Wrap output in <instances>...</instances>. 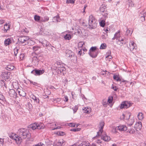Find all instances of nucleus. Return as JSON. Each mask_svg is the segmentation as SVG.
Here are the masks:
<instances>
[{
    "instance_id": "44",
    "label": "nucleus",
    "mask_w": 146,
    "mask_h": 146,
    "mask_svg": "<svg viewBox=\"0 0 146 146\" xmlns=\"http://www.w3.org/2000/svg\"><path fill=\"white\" fill-rule=\"evenodd\" d=\"M127 132L131 134H134L135 133V131L133 129H129Z\"/></svg>"
},
{
    "instance_id": "48",
    "label": "nucleus",
    "mask_w": 146,
    "mask_h": 146,
    "mask_svg": "<svg viewBox=\"0 0 146 146\" xmlns=\"http://www.w3.org/2000/svg\"><path fill=\"white\" fill-rule=\"evenodd\" d=\"M57 134L60 136H63L65 134L64 132L60 131L57 132Z\"/></svg>"
},
{
    "instance_id": "54",
    "label": "nucleus",
    "mask_w": 146,
    "mask_h": 146,
    "mask_svg": "<svg viewBox=\"0 0 146 146\" xmlns=\"http://www.w3.org/2000/svg\"><path fill=\"white\" fill-rule=\"evenodd\" d=\"M24 55L23 54H20L19 56V57L20 59L21 60H23L24 57Z\"/></svg>"
},
{
    "instance_id": "45",
    "label": "nucleus",
    "mask_w": 146,
    "mask_h": 146,
    "mask_svg": "<svg viewBox=\"0 0 146 146\" xmlns=\"http://www.w3.org/2000/svg\"><path fill=\"white\" fill-rule=\"evenodd\" d=\"M44 144L42 143H38L37 144L34 145L33 146H44Z\"/></svg>"
},
{
    "instance_id": "26",
    "label": "nucleus",
    "mask_w": 146,
    "mask_h": 146,
    "mask_svg": "<svg viewBox=\"0 0 146 146\" xmlns=\"http://www.w3.org/2000/svg\"><path fill=\"white\" fill-rule=\"evenodd\" d=\"M58 68H57L56 71L57 73L59 74H60L62 72L65 71L66 70L65 68L63 67H60L58 66Z\"/></svg>"
},
{
    "instance_id": "17",
    "label": "nucleus",
    "mask_w": 146,
    "mask_h": 146,
    "mask_svg": "<svg viewBox=\"0 0 146 146\" xmlns=\"http://www.w3.org/2000/svg\"><path fill=\"white\" fill-rule=\"evenodd\" d=\"M30 97L32 99L34 102L36 104H39L40 103V100L39 99L35 96L34 95L32 94L30 96Z\"/></svg>"
},
{
    "instance_id": "24",
    "label": "nucleus",
    "mask_w": 146,
    "mask_h": 146,
    "mask_svg": "<svg viewBox=\"0 0 146 146\" xmlns=\"http://www.w3.org/2000/svg\"><path fill=\"white\" fill-rule=\"evenodd\" d=\"M10 26L9 23L8 24H6L5 25L4 27V32L6 33L7 31L9 30L10 29Z\"/></svg>"
},
{
    "instance_id": "50",
    "label": "nucleus",
    "mask_w": 146,
    "mask_h": 146,
    "mask_svg": "<svg viewBox=\"0 0 146 146\" xmlns=\"http://www.w3.org/2000/svg\"><path fill=\"white\" fill-rule=\"evenodd\" d=\"M75 0H67V2L69 3L73 4L74 3Z\"/></svg>"
},
{
    "instance_id": "29",
    "label": "nucleus",
    "mask_w": 146,
    "mask_h": 146,
    "mask_svg": "<svg viewBox=\"0 0 146 146\" xmlns=\"http://www.w3.org/2000/svg\"><path fill=\"white\" fill-rule=\"evenodd\" d=\"M18 93L19 95L23 97H25L26 95V94L25 92L23 90H21L19 91H18Z\"/></svg>"
},
{
    "instance_id": "22",
    "label": "nucleus",
    "mask_w": 146,
    "mask_h": 146,
    "mask_svg": "<svg viewBox=\"0 0 146 146\" xmlns=\"http://www.w3.org/2000/svg\"><path fill=\"white\" fill-rule=\"evenodd\" d=\"M9 94L10 96L12 97L15 98L16 97L17 93L13 89L9 91Z\"/></svg>"
},
{
    "instance_id": "13",
    "label": "nucleus",
    "mask_w": 146,
    "mask_h": 146,
    "mask_svg": "<svg viewBox=\"0 0 146 146\" xmlns=\"http://www.w3.org/2000/svg\"><path fill=\"white\" fill-rule=\"evenodd\" d=\"M146 16V13L144 11L141 12L139 15L141 21L143 22L145 20V17Z\"/></svg>"
},
{
    "instance_id": "25",
    "label": "nucleus",
    "mask_w": 146,
    "mask_h": 146,
    "mask_svg": "<svg viewBox=\"0 0 146 146\" xmlns=\"http://www.w3.org/2000/svg\"><path fill=\"white\" fill-rule=\"evenodd\" d=\"M120 36H121L120 34V31H118L114 34L113 37L112 39L113 40H114L115 39L117 40Z\"/></svg>"
},
{
    "instance_id": "55",
    "label": "nucleus",
    "mask_w": 146,
    "mask_h": 146,
    "mask_svg": "<svg viewBox=\"0 0 146 146\" xmlns=\"http://www.w3.org/2000/svg\"><path fill=\"white\" fill-rule=\"evenodd\" d=\"M108 14L107 13H106L104 14H102V15L103 17H104V19L105 20L106 18L108 17Z\"/></svg>"
},
{
    "instance_id": "36",
    "label": "nucleus",
    "mask_w": 146,
    "mask_h": 146,
    "mask_svg": "<svg viewBox=\"0 0 146 146\" xmlns=\"http://www.w3.org/2000/svg\"><path fill=\"white\" fill-rule=\"evenodd\" d=\"M84 44V43L83 42H79L78 44V47L79 49V48H82L83 45Z\"/></svg>"
},
{
    "instance_id": "59",
    "label": "nucleus",
    "mask_w": 146,
    "mask_h": 146,
    "mask_svg": "<svg viewBox=\"0 0 146 146\" xmlns=\"http://www.w3.org/2000/svg\"><path fill=\"white\" fill-rule=\"evenodd\" d=\"M79 1L80 3L83 4L85 2L86 0H79Z\"/></svg>"
},
{
    "instance_id": "23",
    "label": "nucleus",
    "mask_w": 146,
    "mask_h": 146,
    "mask_svg": "<svg viewBox=\"0 0 146 146\" xmlns=\"http://www.w3.org/2000/svg\"><path fill=\"white\" fill-rule=\"evenodd\" d=\"M64 141L62 139L55 141L56 144L58 146H61L64 143Z\"/></svg>"
},
{
    "instance_id": "43",
    "label": "nucleus",
    "mask_w": 146,
    "mask_h": 146,
    "mask_svg": "<svg viewBox=\"0 0 146 146\" xmlns=\"http://www.w3.org/2000/svg\"><path fill=\"white\" fill-rule=\"evenodd\" d=\"M14 67L11 65H8L7 67V69L8 70H11L14 69Z\"/></svg>"
},
{
    "instance_id": "7",
    "label": "nucleus",
    "mask_w": 146,
    "mask_h": 146,
    "mask_svg": "<svg viewBox=\"0 0 146 146\" xmlns=\"http://www.w3.org/2000/svg\"><path fill=\"white\" fill-rule=\"evenodd\" d=\"M66 56L70 58L71 60H76L77 57L75 55L74 53L70 50H67L66 51Z\"/></svg>"
},
{
    "instance_id": "1",
    "label": "nucleus",
    "mask_w": 146,
    "mask_h": 146,
    "mask_svg": "<svg viewBox=\"0 0 146 146\" xmlns=\"http://www.w3.org/2000/svg\"><path fill=\"white\" fill-rule=\"evenodd\" d=\"M18 133L19 136L13 133L10 135L9 136L10 137L15 140L17 144L21 143L22 139H29L31 137V134L29 131L25 129H19Z\"/></svg>"
},
{
    "instance_id": "8",
    "label": "nucleus",
    "mask_w": 146,
    "mask_h": 146,
    "mask_svg": "<svg viewBox=\"0 0 146 146\" xmlns=\"http://www.w3.org/2000/svg\"><path fill=\"white\" fill-rule=\"evenodd\" d=\"M10 76V73L7 72H3L1 75V81L4 82L8 80Z\"/></svg>"
},
{
    "instance_id": "39",
    "label": "nucleus",
    "mask_w": 146,
    "mask_h": 146,
    "mask_svg": "<svg viewBox=\"0 0 146 146\" xmlns=\"http://www.w3.org/2000/svg\"><path fill=\"white\" fill-rule=\"evenodd\" d=\"M106 47V45L105 43L102 44L100 47V49H105Z\"/></svg>"
},
{
    "instance_id": "60",
    "label": "nucleus",
    "mask_w": 146,
    "mask_h": 146,
    "mask_svg": "<svg viewBox=\"0 0 146 146\" xmlns=\"http://www.w3.org/2000/svg\"><path fill=\"white\" fill-rule=\"evenodd\" d=\"M82 50L83 52V54H84V52H86L87 50V49L84 47H83L82 48Z\"/></svg>"
},
{
    "instance_id": "61",
    "label": "nucleus",
    "mask_w": 146,
    "mask_h": 146,
    "mask_svg": "<svg viewBox=\"0 0 146 146\" xmlns=\"http://www.w3.org/2000/svg\"><path fill=\"white\" fill-rule=\"evenodd\" d=\"M5 22V21L4 20H0V24H3Z\"/></svg>"
},
{
    "instance_id": "15",
    "label": "nucleus",
    "mask_w": 146,
    "mask_h": 146,
    "mask_svg": "<svg viewBox=\"0 0 146 146\" xmlns=\"http://www.w3.org/2000/svg\"><path fill=\"white\" fill-rule=\"evenodd\" d=\"M142 127V123L141 122L137 123L135 125L134 127L137 131L140 130Z\"/></svg>"
},
{
    "instance_id": "46",
    "label": "nucleus",
    "mask_w": 146,
    "mask_h": 146,
    "mask_svg": "<svg viewBox=\"0 0 146 146\" xmlns=\"http://www.w3.org/2000/svg\"><path fill=\"white\" fill-rule=\"evenodd\" d=\"M132 32H131V31L129 29H127V30L126 35H131L132 34Z\"/></svg>"
},
{
    "instance_id": "21",
    "label": "nucleus",
    "mask_w": 146,
    "mask_h": 146,
    "mask_svg": "<svg viewBox=\"0 0 146 146\" xmlns=\"http://www.w3.org/2000/svg\"><path fill=\"white\" fill-rule=\"evenodd\" d=\"M135 44L133 41H131L129 43V47H128L129 48L130 50L132 51L133 50L134 48H136L135 46Z\"/></svg>"
},
{
    "instance_id": "56",
    "label": "nucleus",
    "mask_w": 146,
    "mask_h": 146,
    "mask_svg": "<svg viewBox=\"0 0 146 146\" xmlns=\"http://www.w3.org/2000/svg\"><path fill=\"white\" fill-rule=\"evenodd\" d=\"M4 143V140L3 139L0 138V145H3Z\"/></svg>"
},
{
    "instance_id": "40",
    "label": "nucleus",
    "mask_w": 146,
    "mask_h": 146,
    "mask_svg": "<svg viewBox=\"0 0 146 146\" xmlns=\"http://www.w3.org/2000/svg\"><path fill=\"white\" fill-rule=\"evenodd\" d=\"M78 109V107L77 105L75 106L74 107L72 108V109L74 111V113H75L77 111Z\"/></svg>"
},
{
    "instance_id": "11",
    "label": "nucleus",
    "mask_w": 146,
    "mask_h": 146,
    "mask_svg": "<svg viewBox=\"0 0 146 146\" xmlns=\"http://www.w3.org/2000/svg\"><path fill=\"white\" fill-rule=\"evenodd\" d=\"M29 40V38L27 36H22L19 37L18 40L19 42L22 43H28L27 41Z\"/></svg>"
},
{
    "instance_id": "14",
    "label": "nucleus",
    "mask_w": 146,
    "mask_h": 146,
    "mask_svg": "<svg viewBox=\"0 0 146 146\" xmlns=\"http://www.w3.org/2000/svg\"><path fill=\"white\" fill-rule=\"evenodd\" d=\"M40 42L43 45V46L44 47H51L52 45L50 44L49 42H48L46 40H43L42 42Z\"/></svg>"
},
{
    "instance_id": "32",
    "label": "nucleus",
    "mask_w": 146,
    "mask_h": 146,
    "mask_svg": "<svg viewBox=\"0 0 146 146\" xmlns=\"http://www.w3.org/2000/svg\"><path fill=\"white\" fill-rule=\"evenodd\" d=\"M105 21L104 19H102V18L100 20V24L101 26L103 27L105 25Z\"/></svg>"
},
{
    "instance_id": "47",
    "label": "nucleus",
    "mask_w": 146,
    "mask_h": 146,
    "mask_svg": "<svg viewBox=\"0 0 146 146\" xmlns=\"http://www.w3.org/2000/svg\"><path fill=\"white\" fill-rule=\"evenodd\" d=\"M59 16H57L54 17V19H55L56 22H58L60 21V19H59Z\"/></svg>"
},
{
    "instance_id": "62",
    "label": "nucleus",
    "mask_w": 146,
    "mask_h": 146,
    "mask_svg": "<svg viewBox=\"0 0 146 146\" xmlns=\"http://www.w3.org/2000/svg\"><path fill=\"white\" fill-rule=\"evenodd\" d=\"M107 72L106 70L105 71H102L101 72V74L102 75H104L105 74H106L105 72Z\"/></svg>"
},
{
    "instance_id": "5",
    "label": "nucleus",
    "mask_w": 146,
    "mask_h": 146,
    "mask_svg": "<svg viewBox=\"0 0 146 146\" xmlns=\"http://www.w3.org/2000/svg\"><path fill=\"white\" fill-rule=\"evenodd\" d=\"M123 115L124 118H126V119L128 120L127 121L128 124L130 126L132 125L134 122V117H133L129 119L131 115V114L130 113H126L125 115L123 114Z\"/></svg>"
},
{
    "instance_id": "63",
    "label": "nucleus",
    "mask_w": 146,
    "mask_h": 146,
    "mask_svg": "<svg viewBox=\"0 0 146 146\" xmlns=\"http://www.w3.org/2000/svg\"><path fill=\"white\" fill-rule=\"evenodd\" d=\"M128 5H129V6L133 7L134 6L133 3H131L130 2H129V4H128Z\"/></svg>"
},
{
    "instance_id": "20",
    "label": "nucleus",
    "mask_w": 146,
    "mask_h": 146,
    "mask_svg": "<svg viewBox=\"0 0 146 146\" xmlns=\"http://www.w3.org/2000/svg\"><path fill=\"white\" fill-rule=\"evenodd\" d=\"M100 136H101V135ZM101 138L105 141H109L110 139V137L108 136L106 134L101 135Z\"/></svg>"
},
{
    "instance_id": "16",
    "label": "nucleus",
    "mask_w": 146,
    "mask_h": 146,
    "mask_svg": "<svg viewBox=\"0 0 146 146\" xmlns=\"http://www.w3.org/2000/svg\"><path fill=\"white\" fill-rule=\"evenodd\" d=\"M116 41V42L117 44L120 45V46L123 45L124 44H125V42L124 41V39L121 36L117 39Z\"/></svg>"
},
{
    "instance_id": "2",
    "label": "nucleus",
    "mask_w": 146,
    "mask_h": 146,
    "mask_svg": "<svg viewBox=\"0 0 146 146\" xmlns=\"http://www.w3.org/2000/svg\"><path fill=\"white\" fill-rule=\"evenodd\" d=\"M97 21L95 18L92 15H90L89 17L88 24L90 27L94 29L97 26Z\"/></svg>"
},
{
    "instance_id": "33",
    "label": "nucleus",
    "mask_w": 146,
    "mask_h": 146,
    "mask_svg": "<svg viewBox=\"0 0 146 146\" xmlns=\"http://www.w3.org/2000/svg\"><path fill=\"white\" fill-rule=\"evenodd\" d=\"M40 47L37 45H36L32 47V49L34 51H36L40 49Z\"/></svg>"
},
{
    "instance_id": "52",
    "label": "nucleus",
    "mask_w": 146,
    "mask_h": 146,
    "mask_svg": "<svg viewBox=\"0 0 146 146\" xmlns=\"http://www.w3.org/2000/svg\"><path fill=\"white\" fill-rule=\"evenodd\" d=\"M80 130V129L77 128L76 129H71V131H79Z\"/></svg>"
},
{
    "instance_id": "37",
    "label": "nucleus",
    "mask_w": 146,
    "mask_h": 146,
    "mask_svg": "<svg viewBox=\"0 0 146 146\" xmlns=\"http://www.w3.org/2000/svg\"><path fill=\"white\" fill-rule=\"evenodd\" d=\"M113 79L117 81H120L121 80L119 77L117 75H114L113 76Z\"/></svg>"
},
{
    "instance_id": "19",
    "label": "nucleus",
    "mask_w": 146,
    "mask_h": 146,
    "mask_svg": "<svg viewBox=\"0 0 146 146\" xmlns=\"http://www.w3.org/2000/svg\"><path fill=\"white\" fill-rule=\"evenodd\" d=\"M111 54V52H108V53H107V56L106 57V60L107 61V62H109L111 60L112 58V56L110 55Z\"/></svg>"
},
{
    "instance_id": "51",
    "label": "nucleus",
    "mask_w": 146,
    "mask_h": 146,
    "mask_svg": "<svg viewBox=\"0 0 146 146\" xmlns=\"http://www.w3.org/2000/svg\"><path fill=\"white\" fill-rule=\"evenodd\" d=\"M111 88L113 90L115 91L117 90L118 88L116 86H115L113 85H112L111 87Z\"/></svg>"
},
{
    "instance_id": "10",
    "label": "nucleus",
    "mask_w": 146,
    "mask_h": 146,
    "mask_svg": "<svg viewBox=\"0 0 146 146\" xmlns=\"http://www.w3.org/2000/svg\"><path fill=\"white\" fill-rule=\"evenodd\" d=\"M44 72L43 70H34L31 72V73L35 75V76H39L43 74Z\"/></svg>"
},
{
    "instance_id": "42",
    "label": "nucleus",
    "mask_w": 146,
    "mask_h": 146,
    "mask_svg": "<svg viewBox=\"0 0 146 146\" xmlns=\"http://www.w3.org/2000/svg\"><path fill=\"white\" fill-rule=\"evenodd\" d=\"M19 50V48L17 47H16L14 49V51L15 54V55L16 56L17 54L18 53V51Z\"/></svg>"
},
{
    "instance_id": "57",
    "label": "nucleus",
    "mask_w": 146,
    "mask_h": 146,
    "mask_svg": "<svg viewBox=\"0 0 146 146\" xmlns=\"http://www.w3.org/2000/svg\"><path fill=\"white\" fill-rule=\"evenodd\" d=\"M69 126L71 127H74L75 126V124L74 123H70L69 124Z\"/></svg>"
},
{
    "instance_id": "6",
    "label": "nucleus",
    "mask_w": 146,
    "mask_h": 146,
    "mask_svg": "<svg viewBox=\"0 0 146 146\" xmlns=\"http://www.w3.org/2000/svg\"><path fill=\"white\" fill-rule=\"evenodd\" d=\"M127 128L125 125H120L116 127H113V131L114 133H117L116 130H119L120 131H125L127 130Z\"/></svg>"
},
{
    "instance_id": "41",
    "label": "nucleus",
    "mask_w": 146,
    "mask_h": 146,
    "mask_svg": "<svg viewBox=\"0 0 146 146\" xmlns=\"http://www.w3.org/2000/svg\"><path fill=\"white\" fill-rule=\"evenodd\" d=\"M61 100V98H60L53 99V101L55 103L56 102L57 103H59Z\"/></svg>"
},
{
    "instance_id": "58",
    "label": "nucleus",
    "mask_w": 146,
    "mask_h": 146,
    "mask_svg": "<svg viewBox=\"0 0 146 146\" xmlns=\"http://www.w3.org/2000/svg\"><path fill=\"white\" fill-rule=\"evenodd\" d=\"M64 98L65 100H64V101H65V102H68V97L66 96H65Z\"/></svg>"
},
{
    "instance_id": "3",
    "label": "nucleus",
    "mask_w": 146,
    "mask_h": 146,
    "mask_svg": "<svg viewBox=\"0 0 146 146\" xmlns=\"http://www.w3.org/2000/svg\"><path fill=\"white\" fill-rule=\"evenodd\" d=\"M98 49L96 46L92 47L90 48L88 54L93 58L96 57L98 53Z\"/></svg>"
},
{
    "instance_id": "4",
    "label": "nucleus",
    "mask_w": 146,
    "mask_h": 146,
    "mask_svg": "<svg viewBox=\"0 0 146 146\" xmlns=\"http://www.w3.org/2000/svg\"><path fill=\"white\" fill-rule=\"evenodd\" d=\"M30 127L33 130L35 129H42L44 127V125L41 123H35L30 125Z\"/></svg>"
},
{
    "instance_id": "53",
    "label": "nucleus",
    "mask_w": 146,
    "mask_h": 146,
    "mask_svg": "<svg viewBox=\"0 0 146 146\" xmlns=\"http://www.w3.org/2000/svg\"><path fill=\"white\" fill-rule=\"evenodd\" d=\"M79 50H80V51H79L78 54L80 56L83 53L82 50V49L79 48Z\"/></svg>"
},
{
    "instance_id": "30",
    "label": "nucleus",
    "mask_w": 146,
    "mask_h": 146,
    "mask_svg": "<svg viewBox=\"0 0 146 146\" xmlns=\"http://www.w3.org/2000/svg\"><path fill=\"white\" fill-rule=\"evenodd\" d=\"M83 110H84V112L88 113L91 112V109L90 108H85L84 109H83Z\"/></svg>"
},
{
    "instance_id": "38",
    "label": "nucleus",
    "mask_w": 146,
    "mask_h": 146,
    "mask_svg": "<svg viewBox=\"0 0 146 146\" xmlns=\"http://www.w3.org/2000/svg\"><path fill=\"white\" fill-rule=\"evenodd\" d=\"M106 7L105 6L102 5L100 7V11L102 12H104L105 11L106 9Z\"/></svg>"
},
{
    "instance_id": "49",
    "label": "nucleus",
    "mask_w": 146,
    "mask_h": 146,
    "mask_svg": "<svg viewBox=\"0 0 146 146\" xmlns=\"http://www.w3.org/2000/svg\"><path fill=\"white\" fill-rule=\"evenodd\" d=\"M113 100V98L112 97H109L108 99V102L110 104L112 103Z\"/></svg>"
},
{
    "instance_id": "28",
    "label": "nucleus",
    "mask_w": 146,
    "mask_h": 146,
    "mask_svg": "<svg viewBox=\"0 0 146 146\" xmlns=\"http://www.w3.org/2000/svg\"><path fill=\"white\" fill-rule=\"evenodd\" d=\"M137 117L139 120L141 121L144 117L143 114L142 112H139L137 116Z\"/></svg>"
},
{
    "instance_id": "18",
    "label": "nucleus",
    "mask_w": 146,
    "mask_h": 146,
    "mask_svg": "<svg viewBox=\"0 0 146 146\" xmlns=\"http://www.w3.org/2000/svg\"><path fill=\"white\" fill-rule=\"evenodd\" d=\"M13 40V38H9L6 39L4 41V44L6 46L10 44Z\"/></svg>"
},
{
    "instance_id": "31",
    "label": "nucleus",
    "mask_w": 146,
    "mask_h": 146,
    "mask_svg": "<svg viewBox=\"0 0 146 146\" xmlns=\"http://www.w3.org/2000/svg\"><path fill=\"white\" fill-rule=\"evenodd\" d=\"M12 86L13 88L15 89H17L19 88V85L17 82H13L12 83Z\"/></svg>"
},
{
    "instance_id": "64",
    "label": "nucleus",
    "mask_w": 146,
    "mask_h": 146,
    "mask_svg": "<svg viewBox=\"0 0 146 146\" xmlns=\"http://www.w3.org/2000/svg\"><path fill=\"white\" fill-rule=\"evenodd\" d=\"M90 146H96V144L95 143H92L90 144Z\"/></svg>"
},
{
    "instance_id": "12",
    "label": "nucleus",
    "mask_w": 146,
    "mask_h": 146,
    "mask_svg": "<svg viewBox=\"0 0 146 146\" xmlns=\"http://www.w3.org/2000/svg\"><path fill=\"white\" fill-rule=\"evenodd\" d=\"M104 125V122H100L99 125V128H100L99 131L97 132V134L98 135H100L102 134V132H103V129Z\"/></svg>"
},
{
    "instance_id": "34",
    "label": "nucleus",
    "mask_w": 146,
    "mask_h": 146,
    "mask_svg": "<svg viewBox=\"0 0 146 146\" xmlns=\"http://www.w3.org/2000/svg\"><path fill=\"white\" fill-rule=\"evenodd\" d=\"M65 40H69L71 38V35L69 34H67L64 37Z\"/></svg>"
},
{
    "instance_id": "9",
    "label": "nucleus",
    "mask_w": 146,
    "mask_h": 146,
    "mask_svg": "<svg viewBox=\"0 0 146 146\" xmlns=\"http://www.w3.org/2000/svg\"><path fill=\"white\" fill-rule=\"evenodd\" d=\"M132 105L130 102L125 101L122 102L120 107V109L127 108Z\"/></svg>"
},
{
    "instance_id": "27",
    "label": "nucleus",
    "mask_w": 146,
    "mask_h": 146,
    "mask_svg": "<svg viewBox=\"0 0 146 146\" xmlns=\"http://www.w3.org/2000/svg\"><path fill=\"white\" fill-rule=\"evenodd\" d=\"M49 20V17L47 16H45L43 17H41L40 22H45Z\"/></svg>"
},
{
    "instance_id": "35",
    "label": "nucleus",
    "mask_w": 146,
    "mask_h": 146,
    "mask_svg": "<svg viewBox=\"0 0 146 146\" xmlns=\"http://www.w3.org/2000/svg\"><path fill=\"white\" fill-rule=\"evenodd\" d=\"M40 18H41L40 16L36 15H35L34 17L35 20L37 22L40 21Z\"/></svg>"
}]
</instances>
